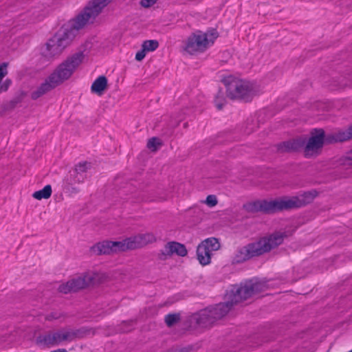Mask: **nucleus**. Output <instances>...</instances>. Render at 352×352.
I'll use <instances>...</instances> for the list:
<instances>
[{"label":"nucleus","instance_id":"nucleus-1","mask_svg":"<svg viewBox=\"0 0 352 352\" xmlns=\"http://www.w3.org/2000/svg\"><path fill=\"white\" fill-rule=\"evenodd\" d=\"M111 0H91L75 18L63 24L45 43V50L42 52L46 57L58 55L69 46L79 30L88 23H93L96 18Z\"/></svg>","mask_w":352,"mask_h":352},{"label":"nucleus","instance_id":"nucleus-2","mask_svg":"<svg viewBox=\"0 0 352 352\" xmlns=\"http://www.w3.org/2000/svg\"><path fill=\"white\" fill-rule=\"evenodd\" d=\"M338 142L337 131L325 133L322 128H314L310 131L309 138L300 135L275 144L278 153H294L304 151L305 157H309L314 153H318L323 146Z\"/></svg>","mask_w":352,"mask_h":352},{"label":"nucleus","instance_id":"nucleus-3","mask_svg":"<svg viewBox=\"0 0 352 352\" xmlns=\"http://www.w3.org/2000/svg\"><path fill=\"white\" fill-rule=\"evenodd\" d=\"M85 55L82 51L67 57L59 64L56 69L45 79L36 90L32 92L31 98L36 100L57 86L68 80L78 67L82 63Z\"/></svg>","mask_w":352,"mask_h":352},{"label":"nucleus","instance_id":"nucleus-4","mask_svg":"<svg viewBox=\"0 0 352 352\" xmlns=\"http://www.w3.org/2000/svg\"><path fill=\"white\" fill-rule=\"evenodd\" d=\"M318 192L315 190L305 191L297 196H283L271 201L272 214L283 211H290L303 208L313 202L318 195Z\"/></svg>","mask_w":352,"mask_h":352},{"label":"nucleus","instance_id":"nucleus-5","mask_svg":"<svg viewBox=\"0 0 352 352\" xmlns=\"http://www.w3.org/2000/svg\"><path fill=\"white\" fill-rule=\"evenodd\" d=\"M221 82L226 88L227 97L243 102H251L255 96L254 84L232 76H225Z\"/></svg>","mask_w":352,"mask_h":352},{"label":"nucleus","instance_id":"nucleus-6","mask_svg":"<svg viewBox=\"0 0 352 352\" xmlns=\"http://www.w3.org/2000/svg\"><path fill=\"white\" fill-rule=\"evenodd\" d=\"M268 288L267 281L254 278L246 280L240 285H234L232 287V292L234 293L235 298L242 302L254 295L265 292Z\"/></svg>","mask_w":352,"mask_h":352},{"label":"nucleus","instance_id":"nucleus-7","mask_svg":"<svg viewBox=\"0 0 352 352\" xmlns=\"http://www.w3.org/2000/svg\"><path fill=\"white\" fill-rule=\"evenodd\" d=\"M153 236L150 234H138L120 241H109L112 254L135 250L146 245Z\"/></svg>","mask_w":352,"mask_h":352},{"label":"nucleus","instance_id":"nucleus-8","mask_svg":"<svg viewBox=\"0 0 352 352\" xmlns=\"http://www.w3.org/2000/svg\"><path fill=\"white\" fill-rule=\"evenodd\" d=\"M63 342H70L67 329H60L40 334L36 338V344L44 347L58 346Z\"/></svg>","mask_w":352,"mask_h":352},{"label":"nucleus","instance_id":"nucleus-9","mask_svg":"<svg viewBox=\"0 0 352 352\" xmlns=\"http://www.w3.org/2000/svg\"><path fill=\"white\" fill-rule=\"evenodd\" d=\"M208 33L197 30L188 37L184 50L192 55L197 52H204L208 48Z\"/></svg>","mask_w":352,"mask_h":352},{"label":"nucleus","instance_id":"nucleus-10","mask_svg":"<svg viewBox=\"0 0 352 352\" xmlns=\"http://www.w3.org/2000/svg\"><path fill=\"white\" fill-rule=\"evenodd\" d=\"M257 241H254L239 248L232 258V264H241L254 257L263 255Z\"/></svg>","mask_w":352,"mask_h":352},{"label":"nucleus","instance_id":"nucleus-11","mask_svg":"<svg viewBox=\"0 0 352 352\" xmlns=\"http://www.w3.org/2000/svg\"><path fill=\"white\" fill-rule=\"evenodd\" d=\"M239 302H240L239 300L235 298L234 293H232L231 289L228 294V300L226 302H220L214 305V306H210L208 307L210 309L211 314L213 315V318L215 321H217L226 316L232 307Z\"/></svg>","mask_w":352,"mask_h":352},{"label":"nucleus","instance_id":"nucleus-12","mask_svg":"<svg viewBox=\"0 0 352 352\" xmlns=\"http://www.w3.org/2000/svg\"><path fill=\"white\" fill-rule=\"evenodd\" d=\"M287 236L285 232H275L269 236L261 237L256 241L263 254L270 252L272 249L281 245L284 238Z\"/></svg>","mask_w":352,"mask_h":352},{"label":"nucleus","instance_id":"nucleus-13","mask_svg":"<svg viewBox=\"0 0 352 352\" xmlns=\"http://www.w3.org/2000/svg\"><path fill=\"white\" fill-rule=\"evenodd\" d=\"M91 167V163L87 161L79 162L76 164L74 169L69 171L66 177H69L70 182H84L87 172Z\"/></svg>","mask_w":352,"mask_h":352},{"label":"nucleus","instance_id":"nucleus-14","mask_svg":"<svg viewBox=\"0 0 352 352\" xmlns=\"http://www.w3.org/2000/svg\"><path fill=\"white\" fill-rule=\"evenodd\" d=\"M191 320L195 321L197 326L202 328L210 327L216 322L208 307L192 314Z\"/></svg>","mask_w":352,"mask_h":352},{"label":"nucleus","instance_id":"nucleus-15","mask_svg":"<svg viewBox=\"0 0 352 352\" xmlns=\"http://www.w3.org/2000/svg\"><path fill=\"white\" fill-rule=\"evenodd\" d=\"M243 208L250 213L261 212L265 214H272L271 201L267 199L248 202L243 204Z\"/></svg>","mask_w":352,"mask_h":352},{"label":"nucleus","instance_id":"nucleus-16","mask_svg":"<svg viewBox=\"0 0 352 352\" xmlns=\"http://www.w3.org/2000/svg\"><path fill=\"white\" fill-rule=\"evenodd\" d=\"M69 282L74 292H77L89 285H94L96 283V278L94 275L86 273L83 276L69 280Z\"/></svg>","mask_w":352,"mask_h":352},{"label":"nucleus","instance_id":"nucleus-17","mask_svg":"<svg viewBox=\"0 0 352 352\" xmlns=\"http://www.w3.org/2000/svg\"><path fill=\"white\" fill-rule=\"evenodd\" d=\"M188 251L186 246L177 241L168 242L164 247V249L161 250V254L162 256H171L176 254L179 256H185L187 255Z\"/></svg>","mask_w":352,"mask_h":352},{"label":"nucleus","instance_id":"nucleus-18","mask_svg":"<svg viewBox=\"0 0 352 352\" xmlns=\"http://www.w3.org/2000/svg\"><path fill=\"white\" fill-rule=\"evenodd\" d=\"M89 251L91 254L97 256L113 254L112 249L111 248V245L109 240L96 243L90 248Z\"/></svg>","mask_w":352,"mask_h":352},{"label":"nucleus","instance_id":"nucleus-19","mask_svg":"<svg viewBox=\"0 0 352 352\" xmlns=\"http://www.w3.org/2000/svg\"><path fill=\"white\" fill-rule=\"evenodd\" d=\"M197 258L199 263L204 266L208 265L211 262L212 252L208 250L207 246L200 243L197 248Z\"/></svg>","mask_w":352,"mask_h":352},{"label":"nucleus","instance_id":"nucleus-20","mask_svg":"<svg viewBox=\"0 0 352 352\" xmlns=\"http://www.w3.org/2000/svg\"><path fill=\"white\" fill-rule=\"evenodd\" d=\"M108 88V80L104 75L98 76L92 83L91 91L98 96H102Z\"/></svg>","mask_w":352,"mask_h":352},{"label":"nucleus","instance_id":"nucleus-21","mask_svg":"<svg viewBox=\"0 0 352 352\" xmlns=\"http://www.w3.org/2000/svg\"><path fill=\"white\" fill-rule=\"evenodd\" d=\"M68 333H69V338L70 342L76 340H80L86 338L87 336H89L92 329L90 327L83 326L78 329H67Z\"/></svg>","mask_w":352,"mask_h":352},{"label":"nucleus","instance_id":"nucleus-22","mask_svg":"<svg viewBox=\"0 0 352 352\" xmlns=\"http://www.w3.org/2000/svg\"><path fill=\"white\" fill-rule=\"evenodd\" d=\"M26 96L27 93L25 91L20 90L15 94V96L12 100L2 104L1 108L3 111H10L13 110L19 104H20Z\"/></svg>","mask_w":352,"mask_h":352},{"label":"nucleus","instance_id":"nucleus-23","mask_svg":"<svg viewBox=\"0 0 352 352\" xmlns=\"http://www.w3.org/2000/svg\"><path fill=\"white\" fill-rule=\"evenodd\" d=\"M52 192V186L48 184L45 186L43 189L34 192L32 197L37 200L47 199L51 197Z\"/></svg>","mask_w":352,"mask_h":352},{"label":"nucleus","instance_id":"nucleus-24","mask_svg":"<svg viewBox=\"0 0 352 352\" xmlns=\"http://www.w3.org/2000/svg\"><path fill=\"white\" fill-rule=\"evenodd\" d=\"M79 184L77 182L69 181V177H65L63 179V189L65 192L69 193V195L77 194L80 192V189L74 186V184Z\"/></svg>","mask_w":352,"mask_h":352},{"label":"nucleus","instance_id":"nucleus-25","mask_svg":"<svg viewBox=\"0 0 352 352\" xmlns=\"http://www.w3.org/2000/svg\"><path fill=\"white\" fill-rule=\"evenodd\" d=\"M204 246L208 247V250L210 252L218 250L220 247V243L218 239L215 237L208 238L201 242Z\"/></svg>","mask_w":352,"mask_h":352},{"label":"nucleus","instance_id":"nucleus-26","mask_svg":"<svg viewBox=\"0 0 352 352\" xmlns=\"http://www.w3.org/2000/svg\"><path fill=\"white\" fill-rule=\"evenodd\" d=\"M337 138L338 142H343L352 139V124L346 130H339L337 131Z\"/></svg>","mask_w":352,"mask_h":352},{"label":"nucleus","instance_id":"nucleus-27","mask_svg":"<svg viewBox=\"0 0 352 352\" xmlns=\"http://www.w3.org/2000/svg\"><path fill=\"white\" fill-rule=\"evenodd\" d=\"M214 102L218 110H221L224 107L226 102V99L224 96V92L222 88L219 89L218 92L214 97Z\"/></svg>","mask_w":352,"mask_h":352},{"label":"nucleus","instance_id":"nucleus-28","mask_svg":"<svg viewBox=\"0 0 352 352\" xmlns=\"http://www.w3.org/2000/svg\"><path fill=\"white\" fill-rule=\"evenodd\" d=\"M181 316L179 313L168 314L165 316L164 322L167 327H173L175 324L179 322Z\"/></svg>","mask_w":352,"mask_h":352},{"label":"nucleus","instance_id":"nucleus-29","mask_svg":"<svg viewBox=\"0 0 352 352\" xmlns=\"http://www.w3.org/2000/svg\"><path fill=\"white\" fill-rule=\"evenodd\" d=\"M142 47L146 52H153L159 47V42L157 40H146L143 42Z\"/></svg>","mask_w":352,"mask_h":352},{"label":"nucleus","instance_id":"nucleus-30","mask_svg":"<svg viewBox=\"0 0 352 352\" xmlns=\"http://www.w3.org/2000/svg\"><path fill=\"white\" fill-rule=\"evenodd\" d=\"M162 145V142L157 137H153L148 139L147 142V147L153 151L157 149V146Z\"/></svg>","mask_w":352,"mask_h":352},{"label":"nucleus","instance_id":"nucleus-31","mask_svg":"<svg viewBox=\"0 0 352 352\" xmlns=\"http://www.w3.org/2000/svg\"><path fill=\"white\" fill-rule=\"evenodd\" d=\"M69 283H70V282H69V280H68L65 283L60 284L58 286V291L59 292L65 294L73 293L74 291H73L72 285H70Z\"/></svg>","mask_w":352,"mask_h":352},{"label":"nucleus","instance_id":"nucleus-32","mask_svg":"<svg viewBox=\"0 0 352 352\" xmlns=\"http://www.w3.org/2000/svg\"><path fill=\"white\" fill-rule=\"evenodd\" d=\"M206 33H208V38L209 42L210 41L212 43H213L214 39L219 36V33L214 28L208 30Z\"/></svg>","mask_w":352,"mask_h":352},{"label":"nucleus","instance_id":"nucleus-33","mask_svg":"<svg viewBox=\"0 0 352 352\" xmlns=\"http://www.w3.org/2000/svg\"><path fill=\"white\" fill-rule=\"evenodd\" d=\"M205 203L210 207H213L217 204V197L214 195H208Z\"/></svg>","mask_w":352,"mask_h":352},{"label":"nucleus","instance_id":"nucleus-34","mask_svg":"<svg viewBox=\"0 0 352 352\" xmlns=\"http://www.w3.org/2000/svg\"><path fill=\"white\" fill-rule=\"evenodd\" d=\"M146 52H147L146 51V50L142 47L141 50H139L135 54V60L137 61L142 60L144 58Z\"/></svg>","mask_w":352,"mask_h":352},{"label":"nucleus","instance_id":"nucleus-35","mask_svg":"<svg viewBox=\"0 0 352 352\" xmlns=\"http://www.w3.org/2000/svg\"><path fill=\"white\" fill-rule=\"evenodd\" d=\"M12 84V80L7 78L2 84H0V93L6 91Z\"/></svg>","mask_w":352,"mask_h":352},{"label":"nucleus","instance_id":"nucleus-36","mask_svg":"<svg viewBox=\"0 0 352 352\" xmlns=\"http://www.w3.org/2000/svg\"><path fill=\"white\" fill-rule=\"evenodd\" d=\"M157 0H141L140 5L143 8H148L153 6L157 2Z\"/></svg>","mask_w":352,"mask_h":352},{"label":"nucleus","instance_id":"nucleus-37","mask_svg":"<svg viewBox=\"0 0 352 352\" xmlns=\"http://www.w3.org/2000/svg\"><path fill=\"white\" fill-rule=\"evenodd\" d=\"M135 323H136L135 320H126V321L122 322V324L124 326H127V327H133Z\"/></svg>","mask_w":352,"mask_h":352},{"label":"nucleus","instance_id":"nucleus-38","mask_svg":"<svg viewBox=\"0 0 352 352\" xmlns=\"http://www.w3.org/2000/svg\"><path fill=\"white\" fill-rule=\"evenodd\" d=\"M50 352H68V351L65 349H57L52 351Z\"/></svg>","mask_w":352,"mask_h":352},{"label":"nucleus","instance_id":"nucleus-39","mask_svg":"<svg viewBox=\"0 0 352 352\" xmlns=\"http://www.w3.org/2000/svg\"><path fill=\"white\" fill-rule=\"evenodd\" d=\"M348 158L351 160H352V151L351 152V153L349 154Z\"/></svg>","mask_w":352,"mask_h":352},{"label":"nucleus","instance_id":"nucleus-40","mask_svg":"<svg viewBox=\"0 0 352 352\" xmlns=\"http://www.w3.org/2000/svg\"><path fill=\"white\" fill-rule=\"evenodd\" d=\"M349 352H352V349L351 351H349Z\"/></svg>","mask_w":352,"mask_h":352}]
</instances>
